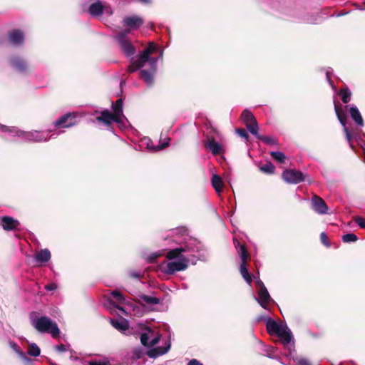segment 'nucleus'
<instances>
[{"mask_svg": "<svg viewBox=\"0 0 365 365\" xmlns=\"http://www.w3.org/2000/svg\"><path fill=\"white\" fill-rule=\"evenodd\" d=\"M202 247L200 242L189 238L180 247L168 251L166 254L168 261L163 262L160 265V270L167 274H173L177 272L185 270L191 260Z\"/></svg>", "mask_w": 365, "mask_h": 365, "instance_id": "1", "label": "nucleus"}, {"mask_svg": "<svg viewBox=\"0 0 365 365\" xmlns=\"http://www.w3.org/2000/svg\"><path fill=\"white\" fill-rule=\"evenodd\" d=\"M142 344L148 348L146 355L151 359H156L167 354L171 347L170 339H162L161 334H155L153 330L148 327L140 334Z\"/></svg>", "mask_w": 365, "mask_h": 365, "instance_id": "2", "label": "nucleus"}, {"mask_svg": "<svg viewBox=\"0 0 365 365\" xmlns=\"http://www.w3.org/2000/svg\"><path fill=\"white\" fill-rule=\"evenodd\" d=\"M31 325L41 333H48L56 338L60 334L57 324L48 317H38L36 312L30 314Z\"/></svg>", "mask_w": 365, "mask_h": 365, "instance_id": "3", "label": "nucleus"}, {"mask_svg": "<svg viewBox=\"0 0 365 365\" xmlns=\"http://www.w3.org/2000/svg\"><path fill=\"white\" fill-rule=\"evenodd\" d=\"M266 328L269 334H277L285 346H290L293 336L286 324L277 323L269 317L266 319Z\"/></svg>", "mask_w": 365, "mask_h": 365, "instance_id": "4", "label": "nucleus"}, {"mask_svg": "<svg viewBox=\"0 0 365 365\" xmlns=\"http://www.w3.org/2000/svg\"><path fill=\"white\" fill-rule=\"evenodd\" d=\"M158 46L151 41L148 43V47L140 52L137 56L136 60L133 61L127 68L128 73H133L140 68H143L149 59V56L158 49Z\"/></svg>", "mask_w": 365, "mask_h": 365, "instance_id": "5", "label": "nucleus"}, {"mask_svg": "<svg viewBox=\"0 0 365 365\" xmlns=\"http://www.w3.org/2000/svg\"><path fill=\"white\" fill-rule=\"evenodd\" d=\"M233 241L235 247L237 250L241 259V264L240 266V273L247 283L251 284L252 282V275L249 273L248 269L247 267V259L248 258L247 250L245 247L241 245L237 240L234 239Z\"/></svg>", "mask_w": 365, "mask_h": 365, "instance_id": "6", "label": "nucleus"}, {"mask_svg": "<svg viewBox=\"0 0 365 365\" xmlns=\"http://www.w3.org/2000/svg\"><path fill=\"white\" fill-rule=\"evenodd\" d=\"M50 130H37L24 131L22 142L29 143H43L47 142L50 138H55V134H51L48 137Z\"/></svg>", "mask_w": 365, "mask_h": 365, "instance_id": "7", "label": "nucleus"}, {"mask_svg": "<svg viewBox=\"0 0 365 365\" xmlns=\"http://www.w3.org/2000/svg\"><path fill=\"white\" fill-rule=\"evenodd\" d=\"M88 13L94 18H99L103 15L110 16L113 11L107 3L97 0L90 4L88 9Z\"/></svg>", "mask_w": 365, "mask_h": 365, "instance_id": "8", "label": "nucleus"}, {"mask_svg": "<svg viewBox=\"0 0 365 365\" xmlns=\"http://www.w3.org/2000/svg\"><path fill=\"white\" fill-rule=\"evenodd\" d=\"M129 30L120 31L115 36L123 52L128 57L135 53V48L132 42L128 38Z\"/></svg>", "mask_w": 365, "mask_h": 365, "instance_id": "9", "label": "nucleus"}, {"mask_svg": "<svg viewBox=\"0 0 365 365\" xmlns=\"http://www.w3.org/2000/svg\"><path fill=\"white\" fill-rule=\"evenodd\" d=\"M158 58L156 57H151L149 56V59L147 61L150 67L149 71L142 69L140 72V78L148 86H152L154 83V76L157 71Z\"/></svg>", "mask_w": 365, "mask_h": 365, "instance_id": "10", "label": "nucleus"}, {"mask_svg": "<svg viewBox=\"0 0 365 365\" xmlns=\"http://www.w3.org/2000/svg\"><path fill=\"white\" fill-rule=\"evenodd\" d=\"M334 110L339 121L343 126V130L346 135V139L349 144V146L353 149L352 140L354 138H356V135L346 126V113L343 111L342 108L335 104Z\"/></svg>", "mask_w": 365, "mask_h": 365, "instance_id": "11", "label": "nucleus"}, {"mask_svg": "<svg viewBox=\"0 0 365 365\" xmlns=\"http://www.w3.org/2000/svg\"><path fill=\"white\" fill-rule=\"evenodd\" d=\"M1 136L9 141H22L24 130L16 127H8L0 123Z\"/></svg>", "mask_w": 365, "mask_h": 365, "instance_id": "12", "label": "nucleus"}, {"mask_svg": "<svg viewBox=\"0 0 365 365\" xmlns=\"http://www.w3.org/2000/svg\"><path fill=\"white\" fill-rule=\"evenodd\" d=\"M256 286L257 288V297H255V299L262 308L267 309L268 304L273 300L261 280L257 279L256 281Z\"/></svg>", "mask_w": 365, "mask_h": 365, "instance_id": "13", "label": "nucleus"}, {"mask_svg": "<svg viewBox=\"0 0 365 365\" xmlns=\"http://www.w3.org/2000/svg\"><path fill=\"white\" fill-rule=\"evenodd\" d=\"M76 113H68L53 122V125L56 128H71L76 124Z\"/></svg>", "mask_w": 365, "mask_h": 365, "instance_id": "14", "label": "nucleus"}, {"mask_svg": "<svg viewBox=\"0 0 365 365\" xmlns=\"http://www.w3.org/2000/svg\"><path fill=\"white\" fill-rule=\"evenodd\" d=\"M284 180L290 184H298L305 180L304 174L297 170H286L282 173Z\"/></svg>", "mask_w": 365, "mask_h": 365, "instance_id": "15", "label": "nucleus"}, {"mask_svg": "<svg viewBox=\"0 0 365 365\" xmlns=\"http://www.w3.org/2000/svg\"><path fill=\"white\" fill-rule=\"evenodd\" d=\"M312 208L319 215L328 213V206L325 201L317 195H314L311 199Z\"/></svg>", "mask_w": 365, "mask_h": 365, "instance_id": "16", "label": "nucleus"}, {"mask_svg": "<svg viewBox=\"0 0 365 365\" xmlns=\"http://www.w3.org/2000/svg\"><path fill=\"white\" fill-rule=\"evenodd\" d=\"M143 23L144 20L143 18L136 15L126 16L123 20L124 26L127 27L126 30H129V31L131 29H138Z\"/></svg>", "mask_w": 365, "mask_h": 365, "instance_id": "17", "label": "nucleus"}, {"mask_svg": "<svg viewBox=\"0 0 365 365\" xmlns=\"http://www.w3.org/2000/svg\"><path fill=\"white\" fill-rule=\"evenodd\" d=\"M96 120L98 122H101L103 124L110 126L112 122L117 123L119 125H123V124L116 118V116L110 113L108 110H104L101 112V115L96 117Z\"/></svg>", "mask_w": 365, "mask_h": 365, "instance_id": "18", "label": "nucleus"}, {"mask_svg": "<svg viewBox=\"0 0 365 365\" xmlns=\"http://www.w3.org/2000/svg\"><path fill=\"white\" fill-rule=\"evenodd\" d=\"M10 66L15 71L21 73H25L28 70V65L26 62L19 56H13L11 58Z\"/></svg>", "mask_w": 365, "mask_h": 365, "instance_id": "19", "label": "nucleus"}, {"mask_svg": "<svg viewBox=\"0 0 365 365\" xmlns=\"http://www.w3.org/2000/svg\"><path fill=\"white\" fill-rule=\"evenodd\" d=\"M1 225L4 230L12 231L18 229L20 222L12 217L4 216L1 218Z\"/></svg>", "mask_w": 365, "mask_h": 365, "instance_id": "20", "label": "nucleus"}, {"mask_svg": "<svg viewBox=\"0 0 365 365\" xmlns=\"http://www.w3.org/2000/svg\"><path fill=\"white\" fill-rule=\"evenodd\" d=\"M110 324L115 329L125 334H130L131 333L129 329L128 322L125 319H110Z\"/></svg>", "mask_w": 365, "mask_h": 365, "instance_id": "21", "label": "nucleus"}, {"mask_svg": "<svg viewBox=\"0 0 365 365\" xmlns=\"http://www.w3.org/2000/svg\"><path fill=\"white\" fill-rule=\"evenodd\" d=\"M346 108L349 109L350 116L356 125L360 127H363L364 120L358 108L355 105L351 104L346 106Z\"/></svg>", "mask_w": 365, "mask_h": 365, "instance_id": "22", "label": "nucleus"}, {"mask_svg": "<svg viewBox=\"0 0 365 365\" xmlns=\"http://www.w3.org/2000/svg\"><path fill=\"white\" fill-rule=\"evenodd\" d=\"M204 145L205 147L215 155L224 152L222 145L215 141L213 138H209L207 141L205 142Z\"/></svg>", "mask_w": 365, "mask_h": 365, "instance_id": "23", "label": "nucleus"}, {"mask_svg": "<svg viewBox=\"0 0 365 365\" xmlns=\"http://www.w3.org/2000/svg\"><path fill=\"white\" fill-rule=\"evenodd\" d=\"M24 40V36L20 30H13L9 34V41L14 46L21 45Z\"/></svg>", "mask_w": 365, "mask_h": 365, "instance_id": "24", "label": "nucleus"}, {"mask_svg": "<svg viewBox=\"0 0 365 365\" xmlns=\"http://www.w3.org/2000/svg\"><path fill=\"white\" fill-rule=\"evenodd\" d=\"M9 346L18 355L19 359L26 364L32 363L31 359L21 350L17 344L13 341H9Z\"/></svg>", "mask_w": 365, "mask_h": 365, "instance_id": "25", "label": "nucleus"}, {"mask_svg": "<svg viewBox=\"0 0 365 365\" xmlns=\"http://www.w3.org/2000/svg\"><path fill=\"white\" fill-rule=\"evenodd\" d=\"M123 99L119 98L115 101V103H112V108L113 110V114L123 124L125 117L123 115Z\"/></svg>", "mask_w": 365, "mask_h": 365, "instance_id": "26", "label": "nucleus"}, {"mask_svg": "<svg viewBox=\"0 0 365 365\" xmlns=\"http://www.w3.org/2000/svg\"><path fill=\"white\" fill-rule=\"evenodd\" d=\"M138 301L139 303L143 305H155L160 303V299L158 297L147 295V294H140L138 296Z\"/></svg>", "mask_w": 365, "mask_h": 365, "instance_id": "27", "label": "nucleus"}, {"mask_svg": "<svg viewBox=\"0 0 365 365\" xmlns=\"http://www.w3.org/2000/svg\"><path fill=\"white\" fill-rule=\"evenodd\" d=\"M51 252L48 249L41 250L34 257V260L38 263H45L50 260Z\"/></svg>", "mask_w": 365, "mask_h": 365, "instance_id": "28", "label": "nucleus"}, {"mask_svg": "<svg viewBox=\"0 0 365 365\" xmlns=\"http://www.w3.org/2000/svg\"><path fill=\"white\" fill-rule=\"evenodd\" d=\"M223 185V182L220 176L214 174L212 177V185L218 194L222 192Z\"/></svg>", "mask_w": 365, "mask_h": 365, "instance_id": "29", "label": "nucleus"}, {"mask_svg": "<svg viewBox=\"0 0 365 365\" xmlns=\"http://www.w3.org/2000/svg\"><path fill=\"white\" fill-rule=\"evenodd\" d=\"M241 118L245 125H248L249 123L257 120L254 115L247 109L242 111Z\"/></svg>", "mask_w": 365, "mask_h": 365, "instance_id": "30", "label": "nucleus"}, {"mask_svg": "<svg viewBox=\"0 0 365 365\" xmlns=\"http://www.w3.org/2000/svg\"><path fill=\"white\" fill-rule=\"evenodd\" d=\"M344 103H347L351 101V92L348 88H342L338 92Z\"/></svg>", "mask_w": 365, "mask_h": 365, "instance_id": "31", "label": "nucleus"}, {"mask_svg": "<svg viewBox=\"0 0 365 365\" xmlns=\"http://www.w3.org/2000/svg\"><path fill=\"white\" fill-rule=\"evenodd\" d=\"M170 138H167L165 142L162 143L157 146H150V143L151 142L150 140H148V142L147 143V147L150 150H151L153 152L159 151V150H163V149L165 148L166 147H168L170 144Z\"/></svg>", "mask_w": 365, "mask_h": 365, "instance_id": "32", "label": "nucleus"}, {"mask_svg": "<svg viewBox=\"0 0 365 365\" xmlns=\"http://www.w3.org/2000/svg\"><path fill=\"white\" fill-rule=\"evenodd\" d=\"M27 354L34 357H37L41 354V349L35 343L29 344Z\"/></svg>", "mask_w": 365, "mask_h": 365, "instance_id": "33", "label": "nucleus"}, {"mask_svg": "<svg viewBox=\"0 0 365 365\" xmlns=\"http://www.w3.org/2000/svg\"><path fill=\"white\" fill-rule=\"evenodd\" d=\"M246 127L252 135H254L257 138H258V136H259L260 135L258 133L259 127L257 120L255 122H252L248 125H246Z\"/></svg>", "mask_w": 365, "mask_h": 365, "instance_id": "34", "label": "nucleus"}, {"mask_svg": "<svg viewBox=\"0 0 365 365\" xmlns=\"http://www.w3.org/2000/svg\"><path fill=\"white\" fill-rule=\"evenodd\" d=\"M260 170L267 174H272L274 171V166L272 163H267L259 168Z\"/></svg>", "mask_w": 365, "mask_h": 365, "instance_id": "35", "label": "nucleus"}, {"mask_svg": "<svg viewBox=\"0 0 365 365\" xmlns=\"http://www.w3.org/2000/svg\"><path fill=\"white\" fill-rule=\"evenodd\" d=\"M271 156L279 163H283L286 158L285 155L282 152L272 151L270 153Z\"/></svg>", "mask_w": 365, "mask_h": 365, "instance_id": "36", "label": "nucleus"}, {"mask_svg": "<svg viewBox=\"0 0 365 365\" xmlns=\"http://www.w3.org/2000/svg\"><path fill=\"white\" fill-rule=\"evenodd\" d=\"M342 240L346 243L354 242L358 240V237L354 233H347L342 236Z\"/></svg>", "mask_w": 365, "mask_h": 365, "instance_id": "37", "label": "nucleus"}, {"mask_svg": "<svg viewBox=\"0 0 365 365\" xmlns=\"http://www.w3.org/2000/svg\"><path fill=\"white\" fill-rule=\"evenodd\" d=\"M112 296L120 304H125L126 299L125 296L118 290L111 292Z\"/></svg>", "mask_w": 365, "mask_h": 365, "instance_id": "38", "label": "nucleus"}, {"mask_svg": "<svg viewBox=\"0 0 365 365\" xmlns=\"http://www.w3.org/2000/svg\"><path fill=\"white\" fill-rule=\"evenodd\" d=\"M258 139L263 141L266 144H269V145L275 144L274 139L269 136H264V135H260L259 136H258Z\"/></svg>", "mask_w": 365, "mask_h": 365, "instance_id": "39", "label": "nucleus"}, {"mask_svg": "<svg viewBox=\"0 0 365 365\" xmlns=\"http://www.w3.org/2000/svg\"><path fill=\"white\" fill-rule=\"evenodd\" d=\"M128 275L132 278L140 280V278L143 276V274L137 271H130L128 272Z\"/></svg>", "mask_w": 365, "mask_h": 365, "instance_id": "40", "label": "nucleus"}, {"mask_svg": "<svg viewBox=\"0 0 365 365\" xmlns=\"http://www.w3.org/2000/svg\"><path fill=\"white\" fill-rule=\"evenodd\" d=\"M331 72H332V70L330 68H327V70L326 71V77H327V80L328 83H329V85L331 86V87L334 90H336L335 86L333 84L332 81H331Z\"/></svg>", "mask_w": 365, "mask_h": 365, "instance_id": "41", "label": "nucleus"}, {"mask_svg": "<svg viewBox=\"0 0 365 365\" xmlns=\"http://www.w3.org/2000/svg\"><path fill=\"white\" fill-rule=\"evenodd\" d=\"M355 222L361 227L365 228V219L361 217H356L354 219Z\"/></svg>", "mask_w": 365, "mask_h": 365, "instance_id": "42", "label": "nucleus"}, {"mask_svg": "<svg viewBox=\"0 0 365 365\" xmlns=\"http://www.w3.org/2000/svg\"><path fill=\"white\" fill-rule=\"evenodd\" d=\"M187 232V230L185 227L176 228L172 230V233L174 235H180L183 236Z\"/></svg>", "mask_w": 365, "mask_h": 365, "instance_id": "43", "label": "nucleus"}, {"mask_svg": "<svg viewBox=\"0 0 365 365\" xmlns=\"http://www.w3.org/2000/svg\"><path fill=\"white\" fill-rule=\"evenodd\" d=\"M237 133L240 136L242 137V138L245 139V140H248L249 138V135L247 133V132L245 130V129H237Z\"/></svg>", "mask_w": 365, "mask_h": 365, "instance_id": "44", "label": "nucleus"}, {"mask_svg": "<svg viewBox=\"0 0 365 365\" xmlns=\"http://www.w3.org/2000/svg\"><path fill=\"white\" fill-rule=\"evenodd\" d=\"M89 365H109V362L106 360H93L89 362Z\"/></svg>", "mask_w": 365, "mask_h": 365, "instance_id": "45", "label": "nucleus"}, {"mask_svg": "<svg viewBox=\"0 0 365 365\" xmlns=\"http://www.w3.org/2000/svg\"><path fill=\"white\" fill-rule=\"evenodd\" d=\"M320 239H321L322 242L325 246H327V247H329L330 246V244H329V242L328 240L327 236L326 235V234L324 232H322L321 233Z\"/></svg>", "mask_w": 365, "mask_h": 365, "instance_id": "46", "label": "nucleus"}, {"mask_svg": "<svg viewBox=\"0 0 365 365\" xmlns=\"http://www.w3.org/2000/svg\"><path fill=\"white\" fill-rule=\"evenodd\" d=\"M57 288H58V285L56 283H54V282L48 284L45 286V289L48 292L55 291L57 289Z\"/></svg>", "mask_w": 365, "mask_h": 365, "instance_id": "47", "label": "nucleus"}, {"mask_svg": "<svg viewBox=\"0 0 365 365\" xmlns=\"http://www.w3.org/2000/svg\"><path fill=\"white\" fill-rule=\"evenodd\" d=\"M54 348H55L56 351L61 352V353L65 352L67 351L66 346L63 344L56 345V346H55Z\"/></svg>", "mask_w": 365, "mask_h": 365, "instance_id": "48", "label": "nucleus"}, {"mask_svg": "<svg viewBox=\"0 0 365 365\" xmlns=\"http://www.w3.org/2000/svg\"><path fill=\"white\" fill-rule=\"evenodd\" d=\"M299 365H312L310 361L305 358H300L297 361Z\"/></svg>", "mask_w": 365, "mask_h": 365, "instance_id": "49", "label": "nucleus"}, {"mask_svg": "<svg viewBox=\"0 0 365 365\" xmlns=\"http://www.w3.org/2000/svg\"><path fill=\"white\" fill-rule=\"evenodd\" d=\"M187 365H202V364L197 359H192L188 362Z\"/></svg>", "mask_w": 365, "mask_h": 365, "instance_id": "50", "label": "nucleus"}, {"mask_svg": "<svg viewBox=\"0 0 365 365\" xmlns=\"http://www.w3.org/2000/svg\"><path fill=\"white\" fill-rule=\"evenodd\" d=\"M134 355H135V357L137 358V359H139L141 356V350L140 349H135L134 351Z\"/></svg>", "mask_w": 365, "mask_h": 365, "instance_id": "51", "label": "nucleus"}, {"mask_svg": "<svg viewBox=\"0 0 365 365\" xmlns=\"http://www.w3.org/2000/svg\"><path fill=\"white\" fill-rule=\"evenodd\" d=\"M163 49H160L159 51V56L157 57L156 58H158V61L159 60H163Z\"/></svg>", "mask_w": 365, "mask_h": 365, "instance_id": "52", "label": "nucleus"}, {"mask_svg": "<svg viewBox=\"0 0 365 365\" xmlns=\"http://www.w3.org/2000/svg\"><path fill=\"white\" fill-rule=\"evenodd\" d=\"M355 6H356V9L359 10V11H364L365 10V8H363L361 7V6H359V4H355Z\"/></svg>", "mask_w": 365, "mask_h": 365, "instance_id": "53", "label": "nucleus"}, {"mask_svg": "<svg viewBox=\"0 0 365 365\" xmlns=\"http://www.w3.org/2000/svg\"><path fill=\"white\" fill-rule=\"evenodd\" d=\"M159 255H157V254H155L153 257H151L150 259H149L150 262H153L154 261Z\"/></svg>", "mask_w": 365, "mask_h": 365, "instance_id": "54", "label": "nucleus"}, {"mask_svg": "<svg viewBox=\"0 0 365 365\" xmlns=\"http://www.w3.org/2000/svg\"><path fill=\"white\" fill-rule=\"evenodd\" d=\"M117 309H120L123 314H126V312L125 311V309L122 307H120L119 306H115L114 305Z\"/></svg>", "mask_w": 365, "mask_h": 365, "instance_id": "55", "label": "nucleus"}, {"mask_svg": "<svg viewBox=\"0 0 365 365\" xmlns=\"http://www.w3.org/2000/svg\"><path fill=\"white\" fill-rule=\"evenodd\" d=\"M349 11H347V12H340V13H339V14L336 15V16H337V17H339V16H344V15L347 14H349Z\"/></svg>", "mask_w": 365, "mask_h": 365, "instance_id": "56", "label": "nucleus"}, {"mask_svg": "<svg viewBox=\"0 0 365 365\" xmlns=\"http://www.w3.org/2000/svg\"><path fill=\"white\" fill-rule=\"evenodd\" d=\"M138 1L144 4H147L150 2V0H138Z\"/></svg>", "mask_w": 365, "mask_h": 365, "instance_id": "57", "label": "nucleus"}, {"mask_svg": "<svg viewBox=\"0 0 365 365\" xmlns=\"http://www.w3.org/2000/svg\"><path fill=\"white\" fill-rule=\"evenodd\" d=\"M61 133H62L61 131H59V132H58V133L56 135H59Z\"/></svg>", "mask_w": 365, "mask_h": 365, "instance_id": "58", "label": "nucleus"}]
</instances>
